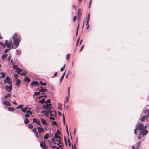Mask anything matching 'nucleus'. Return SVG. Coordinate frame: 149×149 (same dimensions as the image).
Wrapping results in <instances>:
<instances>
[{"instance_id":"f257e3e1","label":"nucleus","mask_w":149,"mask_h":149,"mask_svg":"<svg viewBox=\"0 0 149 149\" xmlns=\"http://www.w3.org/2000/svg\"><path fill=\"white\" fill-rule=\"evenodd\" d=\"M13 43L15 45V47L14 48H17L18 46L20 40L18 38V35L16 33H15L12 37Z\"/></svg>"},{"instance_id":"f03ea898","label":"nucleus","mask_w":149,"mask_h":149,"mask_svg":"<svg viewBox=\"0 0 149 149\" xmlns=\"http://www.w3.org/2000/svg\"><path fill=\"white\" fill-rule=\"evenodd\" d=\"M0 45L4 47H6V46L8 48L11 49L13 48V45H12V42L11 41L8 42L7 40H6L5 44L0 42Z\"/></svg>"},{"instance_id":"7ed1b4c3","label":"nucleus","mask_w":149,"mask_h":149,"mask_svg":"<svg viewBox=\"0 0 149 149\" xmlns=\"http://www.w3.org/2000/svg\"><path fill=\"white\" fill-rule=\"evenodd\" d=\"M143 112L145 113V115L143 116L141 118V120L142 122L146 118L147 119L149 117V109H146L143 111Z\"/></svg>"},{"instance_id":"20e7f679","label":"nucleus","mask_w":149,"mask_h":149,"mask_svg":"<svg viewBox=\"0 0 149 149\" xmlns=\"http://www.w3.org/2000/svg\"><path fill=\"white\" fill-rule=\"evenodd\" d=\"M144 126L143 124L141 123H138L136 126V129L139 132L143 129V128Z\"/></svg>"},{"instance_id":"39448f33","label":"nucleus","mask_w":149,"mask_h":149,"mask_svg":"<svg viewBox=\"0 0 149 149\" xmlns=\"http://www.w3.org/2000/svg\"><path fill=\"white\" fill-rule=\"evenodd\" d=\"M148 132V131L147 130H142L140 133V134H141L142 136H145L146 135Z\"/></svg>"},{"instance_id":"423d86ee","label":"nucleus","mask_w":149,"mask_h":149,"mask_svg":"<svg viewBox=\"0 0 149 149\" xmlns=\"http://www.w3.org/2000/svg\"><path fill=\"white\" fill-rule=\"evenodd\" d=\"M6 89L8 92L10 91L12 89V85L10 84L9 86L6 85Z\"/></svg>"},{"instance_id":"0eeeda50","label":"nucleus","mask_w":149,"mask_h":149,"mask_svg":"<svg viewBox=\"0 0 149 149\" xmlns=\"http://www.w3.org/2000/svg\"><path fill=\"white\" fill-rule=\"evenodd\" d=\"M51 105L52 104H46L44 105L42 107L43 109H46V110H47L48 109H47V108H48L49 109L51 108Z\"/></svg>"},{"instance_id":"6e6552de","label":"nucleus","mask_w":149,"mask_h":149,"mask_svg":"<svg viewBox=\"0 0 149 149\" xmlns=\"http://www.w3.org/2000/svg\"><path fill=\"white\" fill-rule=\"evenodd\" d=\"M40 147L42 148L43 149H45L46 146L45 145V141L43 142L42 141H41L40 143Z\"/></svg>"},{"instance_id":"1a4fd4ad","label":"nucleus","mask_w":149,"mask_h":149,"mask_svg":"<svg viewBox=\"0 0 149 149\" xmlns=\"http://www.w3.org/2000/svg\"><path fill=\"white\" fill-rule=\"evenodd\" d=\"M6 82L9 84H11V81L10 80V78L8 77H6Z\"/></svg>"},{"instance_id":"9d476101","label":"nucleus","mask_w":149,"mask_h":149,"mask_svg":"<svg viewBox=\"0 0 149 149\" xmlns=\"http://www.w3.org/2000/svg\"><path fill=\"white\" fill-rule=\"evenodd\" d=\"M66 71V70H65V71L63 72V73L62 74L61 76V77L60 79V83H61L62 82L63 80L64 77L65 75V72Z\"/></svg>"},{"instance_id":"9b49d317","label":"nucleus","mask_w":149,"mask_h":149,"mask_svg":"<svg viewBox=\"0 0 149 149\" xmlns=\"http://www.w3.org/2000/svg\"><path fill=\"white\" fill-rule=\"evenodd\" d=\"M40 88L41 89L39 90V91L40 92H43L45 91H48V90L46 89H45L43 88V87L42 86H40Z\"/></svg>"},{"instance_id":"f8f14e48","label":"nucleus","mask_w":149,"mask_h":149,"mask_svg":"<svg viewBox=\"0 0 149 149\" xmlns=\"http://www.w3.org/2000/svg\"><path fill=\"white\" fill-rule=\"evenodd\" d=\"M38 82L37 81H33L31 83V85H32L33 86H34L35 85L37 86L38 85Z\"/></svg>"},{"instance_id":"ddd939ff","label":"nucleus","mask_w":149,"mask_h":149,"mask_svg":"<svg viewBox=\"0 0 149 149\" xmlns=\"http://www.w3.org/2000/svg\"><path fill=\"white\" fill-rule=\"evenodd\" d=\"M33 122L34 123H36L37 124H38L39 125H41V123H40V121L39 120L38 121L36 118H34L33 119Z\"/></svg>"},{"instance_id":"4468645a","label":"nucleus","mask_w":149,"mask_h":149,"mask_svg":"<svg viewBox=\"0 0 149 149\" xmlns=\"http://www.w3.org/2000/svg\"><path fill=\"white\" fill-rule=\"evenodd\" d=\"M3 104L5 106H10L11 105V104L8 102L5 101L3 102Z\"/></svg>"},{"instance_id":"2eb2a0df","label":"nucleus","mask_w":149,"mask_h":149,"mask_svg":"<svg viewBox=\"0 0 149 149\" xmlns=\"http://www.w3.org/2000/svg\"><path fill=\"white\" fill-rule=\"evenodd\" d=\"M41 120L42 124L43 125H47V121L45 120L42 118H41Z\"/></svg>"},{"instance_id":"dca6fc26","label":"nucleus","mask_w":149,"mask_h":149,"mask_svg":"<svg viewBox=\"0 0 149 149\" xmlns=\"http://www.w3.org/2000/svg\"><path fill=\"white\" fill-rule=\"evenodd\" d=\"M37 128L38 130L39 133L42 132L44 131L43 128L42 127H38Z\"/></svg>"},{"instance_id":"f3484780","label":"nucleus","mask_w":149,"mask_h":149,"mask_svg":"<svg viewBox=\"0 0 149 149\" xmlns=\"http://www.w3.org/2000/svg\"><path fill=\"white\" fill-rule=\"evenodd\" d=\"M141 141H139L137 142L136 144V149H139V146L141 143Z\"/></svg>"},{"instance_id":"a211bd4d","label":"nucleus","mask_w":149,"mask_h":149,"mask_svg":"<svg viewBox=\"0 0 149 149\" xmlns=\"http://www.w3.org/2000/svg\"><path fill=\"white\" fill-rule=\"evenodd\" d=\"M55 138L58 139H61V137L60 136L58 135L57 133H55L54 135Z\"/></svg>"},{"instance_id":"6ab92c4d","label":"nucleus","mask_w":149,"mask_h":149,"mask_svg":"<svg viewBox=\"0 0 149 149\" xmlns=\"http://www.w3.org/2000/svg\"><path fill=\"white\" fill-rule=\"evenodd\" d=\"M62 104L61 103H58V109L59 110H61L62 109Z\"/></svg>"},{"instance_id":"aec40b11","label":"nucleus","mask_w":149,"mask_h":149,"mask_svg":"<svg viewBox=\"0 0 149 149\" xmlns=\"http://www.w3.org/2000/svg\"><path fill=\"white\" fill-rule=\"evenodd\" d=\"M8 110L9 111H13L15 110V109L14 108L12 107H9L8 108Z\"/></svg>"},{"instance_id":"412c9836","label":"nucleus","mask_w":149,"mask_h":149,"mask_svg":"<svg viewBox=\"0 0 149 149\" xmlns=\"http://www.w3.org/2000/svg\"><path fill=\"white\" fill-rule=\"evenodd\" d=\"M11 93H8L7 94L4 96V97L5 98H7L10 97L11 96Z\"/></svg>"},{"instance_id":"4be33fe9","label":"nucleus","mask_w":149,"mask_h":149,"mask_svg":"<svg viewBox=\"0 0 149 149\" xmlns=\"http://www.w3.org/2000/svg\"><path fill=\"white\" fill-rule=\"evenodd\" d=\"M90 18V13H89L88 14V16L87 18V20L86 22V24H88Z\"/></svg>"},{"instance_id":"5701e85b","label":"nucleus","mask_w":149,"mask_h":149,"mask_svg":"<svg viewBox=\"0 0 149 149\" xmlns=\"http://www.w3.org/2000/svg\"><path fill=\"white\" fill-rule=\"evenodd\" d=\"M22 69L19 68H18L17 69V70L16 71V72L18 74H19L20 72H22Z\"/></svg>"},{"instance_id":"b1692460","label":"nucleus","mask_w":149,"mask_h":149,"mask_svg":"<svg viewBox=\"0 0 149 149\" xmlns=\"http://www.w3.org/2000/svg\"><path fill=\"white\" fill-rule=\"evenodd\" d=\"M24 80L25 81H27L28 82H30L31 81L30 79L26 77H25Z\"/></svg>"},{"instance_id":"393cba45","label":"nucleus","mask_w":149,"mask_h":149,"mask_svg":"<svg viewBox=\"0 0 149 149\" xmlns=\"http://www.w3.org/2000/svg\"><path fill=\"white\" fill-rule=\"evenodd\" d=\"M30 109V108L28 107H25L24 108H23V109H21V111L24 112H26V111L27 110V109Z\"/></svg>"},{"instance_id":"a878e982","label":"nucleus","mask_w":149,"mask_h":149,"mask_svg":"<svg viewBox=\"0 0 149 149\" xmlns=\"http://www.w3.org/2000/svg\"><path fill=\"white\" fill-rule=\"evenodd\" d=\"M0 74H1V76H0V77L4 78L5 77L6 74L4 72H1Z\"/></svg>"},{"instance_id":"bb28decb","label":"nucleus","mask_w":149,"mask_h":149,"mask_svg":"<svg viewBox=\"0 0 149 149\" xmlns=\"http://www.w3.org/2000/svg\"><path fill=\"white\" fill-rule=\"evenodd\" d=\"M21 82V81L19 79H18L16 81V84L17 86H19V84Z\"/></svg>"},{"instance_id":"cd10ccee","label":"nucleus","mask_w":149,"mask_h":149,"mask_svg":"<svg viewBox=\"0 0 149 149\" xmlns=\"http://www.w3.org/2000/svg\"><path fill=\"white\" fill-rule=\"evenodd\" d=\"M49 134L48 133H46L44 137V139H47L49 137Z\"/></svg>"},{"instance_id":"c85d7f7f","label":"nucleus","mask_w":149,"mask_h":149,"mask_svg":"<svg viewBox=\"0 0 149 149\" xmlns=\"http://www.w3.org/2000/svg\"><path fill=\"white\" fill-rule=\"evenodd\" d=\"M45 98H43L42 99L40 100L39 101V102L40 103L42 104L44 103V102H45Z\"/></svg>"},{"instance_id":"c756f323","label":"nucleus","mask_w":149,"mask_h":149,"mask_svg":"<svg viewBox=\"0 0 149 149\" xmlns=\"http://www.w3.org/2000/svg\"><path fill=\"white\" fill-rule=\"evenodd\" d=\"M50 111V109H49L48 110H45V113H44V114L46 115L47 114L49 113Z\"/></svg>"},{"instance_id":"7c9ffc66","label":"nucleus","mask_w":149,"mask_h":149,"mask_svg":"<svg viewBox=\"0 0 149 149\" xmlns=\"http://www.w3.org/2000/svg\"><path fill=\"white\" fill-rule=\"evenodd\" d=\"M29 122V120L27 118H25L24 120V123L26 124H27Z\"/></svg>"},{"instance_id":"2f4dec72","label":"nucleus","mask_w":149,"mask_h":149,"mask_svg":"<svg viewBox=\"0 0 149 149\" xmlns=\"http://www.w3.org/2000/svg\"><path fill=\"white\" fill-rule=\"evenodd\" d=\"M40 94V92H36L34 93L33 96H36L38 95H39Z\"/></svg>"},{"instance_id":"473e14b6","label":"nucleus","mask_w":149,"mask_h":149,"mask_svg":"<svg viewBox=\"0 0 149 149\" xmlns=\"http://www.w3.org/2000/svg\"><path fill=\"white\" fill-rule=\"evenodd\" d=\"M50 115L52 116H53L54 114V112L52 111L51 110V111L49 112Z\"/></svg>"},{"instance_id":"72a5a7b5","label":"nucleus","mask_w":149,"mask_h":149,"mask_svg":"<svg viewBox=\"0 0 149 149\" xmlns=\"http://www.w3.org/2000/svg\"><path fill=\"white\" fill-rule=\"evenodd\" d=\"M39 83L40 84L42 85L45 86L47 85L46 83H43L41 81H40L39 82Z\"/></svg>"},{"instance_id":"f704fd0d","label":"nucleus","mask_w":149,"mask_h":149,"mask_svg":"<svg viewBox=\"0 0 149 149\" xmlns=\"http://www.w3.org/2000/svg\"><path fill=\"white\" fill-rule=\"evenodd\" d=\"M16 52H17L16 53V54L17 55H19L20 54H21V51L20 50H18L17 49L16 50Z\"/></svg>"},{"instance_id":"c9c22d12","label":"nucleus","mask_w":149,"mask_h":149,"mask_svg":"<svg viewBox=\"0 0 149 149\" xmlns=\"http://www.w3.org/2000/svg\"><path fill=\"white\" fill-rule=\"evenodd\" d=\"M13 68L14 69L16 70H17L19 67H17L16 65H13Z\"/></svg>"},{"instance_id":"e433bc0d","label":"nucleus","mask_w":149,"mask_h":149,"mask_svg":"<svg viewBox=\"0 0 149 149\" xmlns=\"http://www.w3.org/2000/svg\"><path fill=\"white\" fill-rule=\"evenodd\" d=\"M7 56V54H3L2 56L1 57L3 59H4L5 58H6Z\"/></svg>"},{"instance_id":"4c0bfd02","label":"nucleus","mask_w":149,"mask_h":149,"mask_svg":"<svg viewBox=\"0 0 149 149\" xmlns=\"http://www.w3.org/2000/svg\"><path fill=\"white\" fill-rule=\"evenodd\" d=\"M27 72L26 71H25L24 72H23L21 74V75L22 76H23L26 75V74Z\"/></svg>"},{"instance_id":"58836bf2","label":"nucleus","mask_w":149,"mask_h":149,"mask_svg":"<svg viewBox=\"0 0 149 149\" xmlns=\"http://www.w3.org/2000/svg\"><path fill=\"white\" fill-rule=\"evenodd\" d=\"M23 107V105L22 104L19 105L18 106L16 107V109H18L19 108H22Z\"/></svg>"},{"instance_id":"ea45409f","label":"nucleus","mask_w":149,"mask_h":149,"mask_svg":"<svg viewBox=\"0 0 149 149\" xmlns=\"http://www.w3.org/2000/svg\"><path fill=\"white\" fill-rule=\"evenodd\" d=\"M70 54H68L67 55L66 59L69 60L68 61H69V59L70 57Z\"/></svg>"},{"instance_id":"a19ab883","label":"nucleus","mask_w":149,"mask_h":149,"mask_svg":"<svg viewBox=\"0 0 149 149\" xmlns=\"http://www.w3.org/2000/svg\"><path fill=\"white\" fill-rule=\"evenodd\" d=\"M51 102V100L50 99H48L45 102V103H50Z\"/></svg>"},{"instance_id":"79ce46f5","label":"nucleus","mask_w":149,"mask_h":149,"mask_svg":"<svg viewBox=\"0 0 149 149\" xmlns=\"http://www.w3.org/2000/svg\"><path fill=\"white\" fill-rule=\"evenodd\" d=\"M68 146L70 147L71 146V144L70 143V141L69 139H68Z\"/></svg>"},{"instance_id":"37998d69","label":"nucleus","mask_w":149,"mask_h":149,"mask_svg":"<svg viewBox=\"0 0 149 149\" xmlns=\"http://www.w3.org/2000/svg\"><path fill=\"white\" fill-rule=\"evenodd\" d=\"M26 112L27 113H29L31 115L32 114V112L30 110H27L26 111Z\"/></svg>"},{"instance_id":"c03bdc74","label":"nucleus","mask_w":149,"mask_h":149,"mask_svg":"<svg viewBox=\"0 0 149 149\" xmlns=\"http://www.w3.org/2000/svg\"><path fill=\"white\" fill-rule=\"evenodd\" d=\"M65 127H66V128L67 133L68 134H69V132H68V126H67V125H65Z\"/></svg>"},{"instance_id":"a18cd8bd","label":"nucleus","mask_w":149,"mask_h":149,"mask_svg":"<svg viewBox=\"0 0 149 149\" xmlns=\"http://www.w3.org/2000/svg\"><path fill=\"white\" fill-rule=\"evenodd\" d=\"M29 128L30 129H32L33 127V126L31 124H29L28 125Z\"/></svg>"},{"instance_id":"49530a36","label":"nucleus","mask_w":149,"mask_h":149,"mask_svg":"<svg viewBox=\"0 0 149 149\" xmlns=\"http://www.w3.org/2000/svg\"><path fill=\"white\" fill-rule=\"evenodd\" d=\"M70 87H69L68 88V96H70Z\"/></svg>"},{"instance_id":"de8ad7c7","label":"nucleus","mask_w":149,"mask_h":149,"mask_svg":"<svg viewBox=\"0 0 149 149\" xmlns=\"http://www.w3.org/2000/svg\"><path fill=\"white\" fill-rule=\"evenodd\" d=\"M30 116H29V113H26L25 114V117L26 118H27V117H29Z\"/></svg>"},{"instance_id":"09e8293b","label":"nucleus","mask_w":149,"mask_h":149,"mask_svg":"<svg viewBox=\"0 0 149 149\" xmlns=\"http://www.w3.org/2000/svg\"><path fill=\"white\" fill-rule=\"evenodd\" d=\"M52 123L55 125H56L57 124L56 121H53L52 122Z\"/></svg>"},{"instance_id":"8fccbe9b","label":"nucleus","mask_w":149,"mask_h":149,"mask_svg":"<svg viewBox=\"0 0 149 149\" xmlns=\"http://www.w3.org/2000/svg\"><path fill=\"white\" fill-rule=\"evenodd\" d=\"M79 26V24H78V27H77V32H76V36H77V33H78V31Z\"/></svg>"},{"instance_id":"3c124183","label":"nucleus","mask_w":149,"mask_h":149,"mask_svg":"<svg viewBox=\"0 0 149 149\" xmlns=\"http://www.w3.org/2000/svg\"><path fill=\"white\" fill-rule=\"evenodd\" d=\"M91 2H92V0H91L89 2V7H88L89 8H90V7H91Z\"/></svg>"},{"instance_id":"603ef678","label":"nucleus","mask_w":149,"mask_h":149,"mask_svg":"<svg viewBox=\"0 0 149 149\" xmlns=\"http://www.w3.org/2000/svg\"><path fill=\"white\" fill-rule=\"evenodd\" d=\"M141 134H140V133L138 136V138L139 139H140L141 138Z\"/></svg>"},{"instance_id":"864d4df0","label":"nucleus","mask_w":149,"mask_h":149,"mask_svg":"<svg viewBox=\"0 0 149 149\" xmlns=\"http://www.w3.org/2000/svg\"><path fill=\"white\" fill-rule=\"evenodd\" d=\"M68 100H69L68 96H67L66 97V99L65 101L66 102H68Z\"/></svg>"},{"instance_id":"5fc2aeb1","label":"nucleus","mask_w":149,"mask_h":149,"mask_svg":"<svg viewBox=\"0 0 149 149\" xmlns=\"http://www.w3.org/2000/svg\"><path fill=\"white\" fill-rule=\"evenodd\" d=\"M86 25L87 26V27L86 28V29H88L89 27L90 26H89V24H86Z\"/></svg>"},{"instance_id":"6e6d98bb","label":"nucleus","mask_w":149,"mask_h":149,"mask_svg":"<svg viewBox=\"0 0 149 149\" xmlns=\"http://www.w3.org/2000/svg\"><path fill=\"white\" fill-rule=\"evenodd\" d=\"M10 49L8 48V49H6L5 50V53H7L8 50H9Z\"/></svg>"},{"instance_id":"4d7b16f0","label":"nucleus","mask_w":149,"mask_h":149,"mask_svg":"<svg viewBox=\"0 0 149 149\" xmlns=\"http://www.w3.org/2000/svg\"><path fill=\"white\" fill-rule=\"evenodd\" d=\"M49 118L50 119H52L53 120H55V118L53 117H49Z\"/></svg>"},{"instance_id":"13d9d810","label":"nucleus","mask_w":149,"mask_h":149,"mask_svg":"<svg viewBox=\"0 0 149 149\" xmlns=\"http://www.w3.org/2000/svg\"><path fill=\"white\" fill-rule=\"evenodd\" d=\"M76 19V16H75L74 17L73 19V21L74 22L75 21V19Z\"/></svg>"},{"instance_id":"bf43d9fd","label":"nucleus","mask_w":149,"mask_h":149,"mask_svg":"<svg viewBox=\"0 0 149 149\" xmlns=\"http://www.w3.org/2000/svg\"><path fill=\"white\" fill-rule=\"evenodd\" d=\"M84 47V45H82L81 47V48L79 50L80 52H81V51H82V49Z\"/></svg>"},{"instance_id":"052dcab7","label":"nucleus","mask_w":149,"mask_h":149,"mask_svg":"<svg viewBox=\"0 0 149 149\" xmlns=\"http://www.w3.org/2000/svg\"><path fill=\"white\" fill-rule=\"evenodd\" d=\"M11 58V56L10 55H9L8 57V60H10Z\"/></svg>"},{"instance_id":"680f3d73","label":"nucleus","mask_w":149,"mask_h":149,"mask_svg":"<svg viewBox=\"0 0 149 149\" xmlns=\"http://www.w3.org/2000/svg\"><path fill=\"white\" fill-rule=\"evenodd\" d=\"M57 72H55V73L54 74V76L53 77H52V78H53L54 77L56 76L57 75Z\"/></svg>"},{"instance_id":"e2e57ef3","label":"nucleus","mask_w":149,"mask_h":149,"mask_svg":"<svg viewBox=\"0 0 149 149\" xmlns=\"http://www.w3.org/2000/svg\"><path fill=\"white\" fill-rule=\"evenodd\" d=\"M79 38H78V39H77V43H76V45L77 46V45H78V43L79 42Z\"/></svg>"},{"instance_id":"0e129e2a","label":"nucleus","mask_w":149,"mask_h":149,"mask_svg":"<svg viewBox=\"0 0 149 149\" xmlns=\"http://www.w3.org/2000/svg\"><path fill=\"white\" fill-rule=\"evenodd\" d=\"M32 131L33 132H36V128H34L33 129Z\"/></svg>"},{"instance_id":"69168bd1","label":"nucleus","mask_w":149,"mask_h":149,"mask_svg":"<svg viewBox=\"0 0 149 149\" xmlns=\"http://www.w3.org/2000/svg\"><path fill=\"white\" fill-rule=\"evenodd\" d=\"M136 130H137V129H136V128L134 130V132L135 134H137L136 132Z\"/></svg>"},{"instance_id":"338daca9","label":"nucleus","mask_w":149,"mask_h":149,"mask_svg":"<svg viewBox=\"0 0 149 149\" xmlns=\"http://www.w3.org/2000/svg\"><path fill=\"white\" fill-rule=\"evenodd\" d=\"M17 74H15L14 75V77L15 79H16L17 77Z\"/></svg>"},{"instance_id":"774afa93","label":"nucleus","mask_w":149,"mask_h":149,"mask_svg":"<svg viewBox=\"0 0 149 149\" xmlns=\"http://www.w3.org/2000/svg\"><path fill=\"white\" fill-rule=\"evenodd\" d=\"M58 113L59 116H61L62 115L61 113L59 111H58Z\"/></svg>"}]
</instances>
